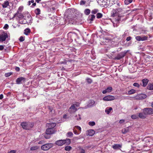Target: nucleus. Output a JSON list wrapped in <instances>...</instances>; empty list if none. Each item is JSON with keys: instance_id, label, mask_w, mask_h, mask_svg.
Here are the masks:
<instances>
[{"instance_id": "nucleus-19", "label": "nucleus", "mask_w": 153, "mask_h": 153, "mask_svg": "<svg viewBox=\"0 0 153 153\" xmlns=\"http://www.w3.org/2000/svg\"><path fill=\"white\" fill-rule=\"evenodd\" d=\"M56 126V124L54 123H48L47 125V126L48 128H53Z\"/></svg>"}, {"instance_id": "nucleus-15", "label": "nucleus", "mask_w": 153, "mask_h": 153, "mask_svg": "<svg viewBox=\"0 0 153 153\" xmlns=\"http://www.w3.org/2000/svg\"><path fill=\"white\" fill-rule=\"evenodd\" d=\"M138 116L140 118L144 119L146 117V115L144 113L141 112L139 113Z\"/></svg>"}, {"instance_id": "nucleus-8", "label": "nucleus", "mask_w": 153, "mask_h": 153, "mask_svg": "<svg viewBox=\"0 0 153 153\" xmlns=\"http://www.w3.org/2000/svg\"><path fill=\"white\" fill-rule=\"evenodd\" d=\"M65 143H66V141L65 140H58L55 142L56 145L60 146H62Z\"/></svg>"}, {"instance_id": "nucleus-26", "label": "nucleus", "mask_w": 153, "mask_h": 153, "mask_svg": "<svg viewBox=\"0 0 153 153\" xmlns=\"http://www.w3.org/2000/svg\"><path fill=\"white\" fill-rule=\"evenodd\" d=\"M35 13L37 15H39L40 13V10L39 8H37L35 10Z\"/></svg>"}, {"instance_id": "nucleus-23", "label": "nucleus", "mask_w": 153, "mask_h": 153, "mask_svg": "<svg viewBox=\"0 0 153 153\" xmlns=\"http://www.w3.org/2000/svg\"><path fill=\"white\" fill-rule=\"evenodd\" d=\"M147 88L149 90H153V85L151 84H149L147 86Z\"/></svg>"}, {"instance_id": "nucleus-59", "label": "nucleus", "mask_w": 153, "mask_h": 153, "mask_svg": "<svg viewBox=\"0 0 153 153\" xmlns=\"http://www.w3.org/2000/svg\"><path fill=\"white\" fill-rule=\"evenodd\" d=\"M71 11V9H68V10H67V12L68 13H69V12Z\"/></svg>"}, {"instance_id": "nucleus-52", "label": "nucleus", "mask_w": 153, "mask_h": 153, "mask_svg": "<svg viewBox=\"0 0 153 153\" xmlns=\"http://www.w3.org/2000/svg\"><path fill=\"white\" fill-rule=\"evenodd\" d=\"M125 122V120H121L119 121V123L120 124L124 123Z\"/></svg>"}, {"instance_id": "nucleus-55", "label": "nucleus", "mask_w": 153, "mask_h": 153, "mask_svg": "<svg viewBox=\"0 0 153 153\" xmlns=\"http://www.w3.org/2000/svg\"><path fill=\"white\" fill-rule=\"evenodd\" d=\"M75 105V106L78 107L79 106V104L78 102H76L75 104H74Z\"/></svg>"}, {"instance_id": "nucleus-39", "label": "nucleus", "mask_w": 153, "mask_h": 153, "mask_svg": "<svg viewBox=\"0 0 153 153\" xmlns=\"http://www.w3.org/2000/svg\"><path fill=\"white\" fill-rule=\"evenodd\" d=\"M133 85L134 86L138 87V88L140 86L139 84L138 83H136V82L134 83L133 84Z\"/></svg>"}, {"instance_id": "nucleus-4", "label": "nucleus", "mask_w": 153, "mask_h": 153, "mask_svg": "<svg viewBox=\"0 0 153 153\" xmlns=\"http://www.w3.org/2000/svg\"><path fill=\"white\" fill-rule=\"evenodd\" d=\"M143 111L146 115L153 114V109L151 108H144L143 109Z\"/></svg>"}, {"instance_id": "nucleus-41", "label": "nucleus", "mask_w": 153, "mask_h": 153, "mask_svg": "<svg viewBox=\"0 0 153 153\" xmlns=\"http://www.w3.org/2000/svg\"><path fill=\"white\" fill-rule=\"evenodd\" d=\"M86 3L85 1L83 0H81L80 2V4L81 5H83L85 4Z\"/></svg>"}, {"instance_id": "nucleus-5", "label": "nucleus", "mask_w": 153, "mask_h": 153, "mask_svg": "<svg viewBox=\"0 0 153 153\" xmlns=\"http://www.w3.org/2000/svg\"><path fill=\"white\" fill-rule=\"evenodd\" d=\"M115 99L114 96L109 95L104 97L103 98V100L105 101H110L113 100Z\"/></svg>"}, {"instance_id": "nucleus-22", "label": "nucleus", "mask_w": 153, "mask_h": 153, "mask_svg": "<svg viewBox=\"0 0 153 153\" xmlns=\"http://www.w3.org/2000/svg\"><path fill=\"white\" fill-rule=\"evenodd\" d=\"M129 131V130L128 127L123 129L122 130V132L123 134H125Z\"/></svg>"}, {"instance_id": "nucleus-50", "label": "nucleus", "mask_w": 153, "mask_h": 153, "mask_svg": "<svg viewBox=\"0 0 153 153\" xmlns=\"http://www.w3.org/2000/svg\"><path fill=\"white\" fill-rule=\"evenodd\" d=\"M4 46L1 45H0V50L2 51L4 49Z\"/></svg>"}, {"instance_id": "nucleus-63", "label": "nucleus", "mask_w": 153, "mask_h": 153, "mask_svg": "<svg viewBox=\"0 0 153 153\" xmlns=\"http://www.w3.org/2000/svg\"><path fill=\"white\" fill-rule=\"evenodd\" d=\"M30 1H28V5H30Z\"/></svg>"}, {"instance_id": "nucleus-58", "label": "nucleus", "mask_w": 153, "mask_h": 153, "mask_svg": "<svg viewBox=\"0 0 153 153\" xmlns=\"http://www.w3.org/2000/svg\"><path fill=\"white\" fill-rule=\"evenodd\" d=\"M67 115L66 114H65L63 115V117L64 118H65V119H66L67 118L66 117H67Z\"/></svg>"}, {"instance_id": "nucleus-13", "label": "nucleus", "mask_w": 153, "mask_h": 153, "mask_svg": "<svg viewBox=\"0 0 153 153\" xmlns=\"http://www.w3.org/2000/svg\"><path fill=\"white\" fill-rule=\"evenodd\" d=\"M112 90V88L111 87H108L106 89L102 91V93L103 94H106L107 93L110 92Z\"/></svg>"}, {"instance_id": "nucleus-53", "label": "nucleus", "mask_w": 153, "mask_h": 153, "mask_svg": "<svg viewBox=\"0 0 153 153\" xmlns=\"http://www.w3.org/2000/svg\"><path fill=\"white\" fill-rule=\"evenodd\" d=\"M131 37L130 36L126 38V40L127 41H129L131 40Z\"/></svg>"}, {"instance_id": "nucleus-37", "label": "nucleus", "mask_w": 153, "mask_h": 153, "mask_svg": "<svg viewBox=\"0 0 153 153\" xmlns=\"http://www.w3.org/2000/svg\"><path fill=\"white\" fill-rule=\"evenodd\" d=\"M91 18L90 20L91 21H93L94 19L95 18V16L94 15H91Z\"/></svg>"}, {"instance_id": "nucleus-44", "label": "nucleus", "mask_w": 153, "mask_h": 153, "mask_svg": "<svg viewBox=\"0 0 153 153\" xmlns=\"http://www.w3.org/2000/svg\"><path fill=\"white\" fill-rule=\"evenodd\" d=\"M25 40L23 36H21L19 38V40L21 42H23Z\"/></svg>"}, {"instance_id": "nucleus-30", "label": "nucleus", "mask_w": 153, "mask_h": 153, "mask_svg": "<svg viewBox=\"0 0 153 153\" xmlns=\"http://www.w3.org/2000/svg\"><path fill=\"white\" fill-rule=\"evenodd\" d=\"M73 134L71 132H69L67 133V137H71L73 135Z\"/></svg>"}, {"instance_id": "nucleus-33", "label": "nucleus", "mask_w": 153, "mask_h": 153, "mask_svg": "<svg viewBox=\"0 0 153 153\" xmlns=\"http://www.w3.org/2000/svg\"><path fill=\"white\" fill-rule=\"evenodd\" d=\"M102 16V15L100 13H98L97 15V18H101Z\"/></svg>"}, {"instance_id": "nucleus-48", "label": "nucleus", "mask_w": 153, "mask_h": 153, "mask_svg": "<svg viewBox=\"0 0 153 153\" xmlns=\"http://www.w3.org/2000/svg\"><path fill=\"white\" fill-rule=\"evenodd\" d=\"M8 27V25L7 24H5L4 27V28L5 29H7Z\"/></svg>"}, {"instance_id": "nucleus-61", "label": "nucleus", "mask_w": 153, "mask_h": 153, "mask_svg": "<svg viewBox=\"0 0 153 153\" xmlns=\"http://www.w3.org/2000/svg\"><path fill=\"white\" fill-rule=\"evenodd\" d=\"M41 0H36V1L38 3Z\"/></svg>"}, {"instance_id": "nucleus-21", "label": "nucleus", "mask_w": 153, "mask_h": 153, "mask_svg": "<svg viewBox=\"0 0 153 153\" xmlns=\"http://www.w3.org/2000/svg\"><path fill=\"white\" fill-rule=\"evenodd\" d=\"M9 2L8 1H5L2 4V7L4 8H6L9 5Z\"/></svg>"}, {"instance_id": "nucleus-16", "label": "nucleus", "mask_w": 153, "mask_h": 153, "mask_svg": "<svg viewBox=\"0 0 153 153\" xmlns=\"http://www.w3.org/2000/svg\"><path fill=\"white\" fill-rule=\"evenodd\" d=\"M143 85L142 86L143 87H145L147 85L149 80L146 79H143L142 80Z\"/></svg>"}, {"instance_id": "nucleus-42", "label": "nucleus", "mask_w": 153, "mask_h": 153, "mask_svg": "<svg viewBox=\"0 0 153 153\" xmlns=\"http://www.w3.org/2000/svg\"><path fill=\"white\" fill-rule=\"evenodd\" d=\"M86 80H87V82L89 83H91L92 82L91 79L90 78H87Z\"/></svg>"}, {"instance_id": "nucleus-18", "label": "nucleus", "mask_w": 153, "mask_h": 153, "mask_svg": "<svg viewBox=\"0 0 153 153\" xmlns=\"http://www.w3.org/2000/svg\"><path fill=\"white\" fill-rule=\"evenodd\" d=\"M112 110V108L111 107H107L105 110V112L107 114H109L111 111Z\"/></svg>"}, {"instance_id": "nucleus-45", "label": "nucleus", "mask_w": 153, "mask_h": 153, "mask_svg": "<svg viewBox=\"0 0 153 153\" xmlns=\"http://www.w3.org/2000/svg\"><path fill=\"white\" fill-rule=\"evenodd\" d=\"M76 128L77 129H78L80 131H81V127L80 126H75L74 127V128Z\"/></svg>"}, {"instance_id": "nucleus-38", "label": "nucleus", "mask_w": 153, "mask_h": 153, "mask_svg": "<svg viewBox=\"0 0 153 153\" xmlns=\"http://www.w3.org/2000/svg\"><path fill=\"white\" fill-rule=\"evenodd\" d=\"M12 74L11 72H9L7 73H6L5 74V76L6 77H7L9 76Z\"/></svg>"}, {"instance_id": "nucleus-11", "label": "nucleus", "mask_w": 153, "mask_h": 153, "mask_svg": "<svg viewBox=\"0 0 153 153\" xmlns=\"http://www.w3.org/2000/svg\"><path fill=\"white\" fill-rule=\"evenodd\" d=\"M25 81V79L23 77H21L17 79L16 80V83L19 84L24 82Z\"/></svg>"}, {"instance_id": "nucleus-46", "label": "nucleus", "mask_w": 153, "mask_h": 153, "mask_svg": "<svg viewBox=\"0 0 153 153\" xmlns=\"http://www.w3.org/2000/svg\"><path fill=\"white\" fill-rule=\"evenodd\" d=\"M79 152L80 153H85V151L82 149H79Z\"/></svg>"}, {"instance_id": "nucleus-1", "label": "nucleus", "mask_w": 153, "mask_h": 153, "mask_svg": "<svg viewBox=\"0 0 153 153\" xmlns=\"http://www.w3.org/2000/svg\"><path fill=\"white\" fill-rule=\"evenodd\" d=\"M22 128L26 130H29L33 126V123L23 122L21 123Z\"/></svg>"}, {"instance_id": "nucleus-29", "label": "nucleus", "mask_w": 153, "mask_h": 153, "mask_svg": "<svg viewBox=\"0 0 153 153\" xmlns=\"http://www.w3.org/2000/svg\"><path fill=\"white\" fill-rule=\"evenodd\" d=\"M71 147L70 146H65V149L66 151H69L71 149Z\"/></svg>"}, {"instance_id": "nucleus-6", "label": "nucleus", "mask_w": 153, "mask_h": 153, "mask_svg": "<svg viewBox=\"0 0 153 153\" xmlns=\"http://www.w3.org/2000/svg\"><path fill=\"white\" fill-rule=\"evenodd\" d=\"M7 37V34L6 33L3 32L0 35V42L4 41Z\"/></svg>"}, {"instance_id": "nucleus-36", "label": "nucleus", "mask_w": 153, "mask_h": 153, "mask_svg": "<svg viewBox=\"0 0 153 153\" xmlns=\"http://www.w3.org/2000/svg\"><path fill=\"white\" fill-rule=\"evenodd\" d=\"M131 118L132 119H135L138 118V116L135 114L131 116Z\"/></svg>"}, {"instance_id": "nucleus-27", "label": "nucleus", "mask_w": 153, "mask_h": 153, "mask_svg": "<svg viewBox=\"0 0 153 153\" xmlns=\"http://www.w3.org/2000/svg\"><path fill=\"white\" fill-rule=\"evenodd\" d=\"M135 91H136L134 89H131L128 91V94L130 95L132 94L135 93Z\"/></svg>"}, {"instance_id": "nucleus-10", "label": "nucleus", "mask_w": 153, "mask_h": 153, "mask_svg": "<svg viewBox=\"0 0 153 153\" xmlns=\"http://www.w3.org/2000/svg\"><path fill=\"white\" fill-rule=\"evenodd\" d=\"M56 131L53 128H48L47 129L46 131V133L47 134H51L54 133Z\"/></svg>"}, {"instance_id": "nucleus-7", "label": "nucleus", "mask_w": 153, "mask_h": 153, "mask_svg": "<svg viewBox=\"0 0 153 153\" xmlns=\"http://www.w3.org/2000/svg\"><path fill=\"white\" fill-rule=\"evenodd\" d=\"M147 37L145 36H137L135 37L136 39L138 41H144L147 40Z\"/></svg>"}, {"instance_id": "nucleus-2", "label": "nucleus", "mask_w": 153, "mask_h": 153, "mask_svg": "<svg viewBox=\"0 0 153 153\" xmlns=\"http://www.w3.org/2000/svg\"><path fill=\"white\" fill-rule=\"evenodd\" d=\"M98 3L102 7H107L109 1L108 0H97Z\"/></svg>"}, {"instance_id": "nucleus-57", "label": "nucleus", "mask_w": 153, "mask_h": 153, "mask_svg": "<svg viewBox=\"0 0 153 153\" xmlns=\"http://www.w3.org/2000/svg\"><path fill=\"white\" fill-rule=\"evenodd\" d=\"M16 70L17 71H19L20 70L19 68L16 67L15 68Z\"/></svg>"}, {"instance_id": "nucleus-60", "label": "nucleus", "mask_w": 153, "mask_h": 153, "mask_svg": "<svg viewBox=\"0 0 153 153\" xmlns=\"http://www.w3.org/2000/svg\"><path fill=\"white\" fill-rule=\"evenodd\" d=\"M121 57H118V56L116 57V58L117 59H120L121 58Z\"/></svg>"}, {"instance_id": "nucleus-28", "label": "nucleus", "mask_w": 153, "mask_h": 153, "mask_svg": "<svg viewBox=\"0 0 153 153\" xmlns=\"http://www.w3.org/2000/svg\"><path fill=\"white\" fill-rule=\"evenodd\" d=\"M133 0H125V4H128L132 1Z\"/></svg>"}, {"instance_id": "nucleus-14", "label": "nucleus", "mask_w": 153, "mask_h": 153, "mask_svg": "<svg viewBox=\"0 0 153 153\" xmlns=\"http://www.w3.org/2000/svg\"><path fill=\"white\" fill-rule=\"evenodd\" d=\"M95 102V101L93 100H90L88 105V107H91L94 105Z\"/></svg>"}, {"instance_id": "nucleus-9", "label": "nucleus", "mask_w": 153, "mask_h": 153, "mask_svg": "<svg viewBox=\"0 0 153 153\" xmlns=\"http://www.w3.org/2000/svg\"><path fill=\"white\" fill-rule=\"evenodd\" d=\"M77 110L74 104H72L69 109V112L72 114L75 112Z\"/></svg>"}, {"instance_id": "nucleus-62", "label": "nucleus", "mask_w": 153, "mask_h": 153, "mask_svg": "<svg viewBox=\"0 0 153 153\" xmlns=\"http://www.w3.org/2000/svg\"><path fill=\"white\" fill-rule=\"evenodd\" d=\"M32 5L33 6H35L36 5V3H33Z\"/></svg>"}, {"instance_id": "nucleus-25", "label": "nucleus", "mask_w": 153, "mask_h": 153, "mask_svg": "<svg viewBox=\"0 0 153 153\" xmlns=\"http://www.w3.org/2000/svg\"><path fill=\"white\" fill-rule=\"evenodd\" d=\"M30 32V30L29 28H27L24 30V33L26 35H28V33Z\"/></svg>"}, {"instance_id": "nucleus-17", "label": "nucleus", "mask_w": 153, "mask_h": 153, "mask_svg": "<svg viewBox=\"0 0 153 153\" xmlns=\"http://www.w3.org/2000/svg\"><path fill=\"white\" fill-rule=\"evenodd\" d=\"M122 146L120 144H116L113 145L112 146V147L114 149H118L121 148Z\"/></svg>"}, {"instance_id": "nucleus-54", "label": "nucleus", "mask_w": 153, "mask_h": 153, "mask_svg": "<svg viewBox=\"0 0 153 153\" xmlns=\"http://www.w3.org/2000/svg\"><path fill=\"white\" fill-rule=\"evenodd\" d=\"M8 153H16L15 150H12L10 151Z\"/></svg>"}, {"instance_id": "nucleus-24", "label": "nucleus", "mask_w": 153, "mask_h": 153, "mask_svg": "<svg viewBox=\"0 0 153 153\" xmlns=\"http://www.w3.org/2000/svg\"><path fill=\"white\" fill-rule=\"evenodd\" d=\"M90 12V10L88 9H86L84 11V13L86 15H88Z\"/></svg>"}, {"instance_id": "nucleus-34", "label": "nucleus", "mask_w": 153, "mask_h": 153, "mask_svg": "<svg viewBox=\"0 0 153 153\" xmlns=\"http://www.w3.org/2000/svg\"><path fill=\"white\" fill-rule=\"evenodd\" d=\"M88 124L90 126H93L95 125V123L94 121L90 122L88 123Z\"/></svg>"}, {"instance_id": "nucleus-12", "label": "nucleus", "mask_w": 153, "mask_h": 153, "mask_svg": "<svg viewBox=\"0 0 153 153\" xmlns=\"http://www.w3.org/2000/svg\"><path fill=\"white\" fill-rule=\"evenodd\" d=\"M95 131L93 129H90L87 131L86 134L87 135L92 136L95 134Z\"/></svg>"}, {"instance_id": "nucleus-35", "label": "nucleus", "mask_w": 153, "mask_h": 153, "mask_svg": "<svg viewBox=\"0 0 153 153\" xmlns=\"http://www.w3.org/2000/svg\"><path fill=\"white\" fill-rule=\"evenodd\" d=\"M75 117H76V119L77 120H79L81 119V116L79 114L76 115Z\"/></svg>"}, {"instance_id": "nucleus-40", "label": "nucleus", "mask_w": 153, "mask_h": 153, "mask_svg": "<svg viewBox=\"0 0 153 153\" xmlns=\"http://www.w3.org/2000/svg\"><path fill=\"white\" fill-rule=\"evenodd\" d=\"M65 140L66 141V143L68 144H69L71 143V140L69 139H67Z\"/></svg>"}, {"instance_id": "nucleus-43", "label": "nucleus", "mask_w": 153, "mask_h": 153, "mask_svg": "<svg viewBox=\"0 0 153 153\" xmlns=\"http://www.w3.org/2000/svg\"><path fill=\"white\" fill-rule=\"evenodd\" d=\"M23 7H20L18 9V12H21L23 10Z\"/></svg>"}, {"instance_id": "nucleus-49", "label": "nucleus", "mask_w": 153, "mask_h": 153, "mask_svg": "<svg viewBox=\"0 0 153 153\" xmlns=\"http://www.w3.org/2000/svg\"><path fill=\"white\" fill-rule=\"evenodd\" d=\"M45 143V142L43 140H42L41 141H40L38 142L39 144H44Z\"/></svg>"}, {"instance_id": "nucleus-51", "label": "nucleus", "mask_w": 153, "mask_h": 153, "mask_svg": "<svg viewBox=\"0 0 153 153\" xmlns=\"http://www.w3.org/2000/svg\"><path fill=\"white\" fill-rule=\"evenodd\" d=\"M73 130H74V132L75 134H76V135H78V134H79V133H78V132H77L76 130H74V129H73Z\"/></svg>"}, {"instance_id": "nucleus-56", "label": "nucleus", "mask_w": 153, "mask_h": 153, "mask_svg": "<svg viewBox=\"0 0 153 153\" xmlns=\"http://www.w3.org/2000/svg\"><path fill=\"white\" fill-rule=\"evenodd\" d=\"M3 98V94L0 95V99L1 100Z\"/></svg>"}, {"instance_id": "nucleus-32", "label": "nucleus", "mask_w": 153, "mask_h": 153, "mask_svg": "<svg viewBox=\"0 0 153 153\" xmlns=\"http://www.w3.org/2000/svg\"><path fill=\"white\" fill-rule=\"evenodd\" d=\"M99 10L97 9H94L91 11V13L95 14L98 12Z\"/></svg>"}, {"instance_id": "nucleus-47", "label": "nucleus", "mask_w": 153, "mask_h": 153, "mask_svg": "<svg viewBox=\"0 0 153 153\" xmlns=\"http://www.w3.org/2000/svg\"><path fill=\"white\" fill-rule=\"evenodd\" d=\"M48 134H47L46 133L44 135L46 139H49L50 138V136H48Z\"/></svg>"}, {"instance_id": "nucleus-31", "label": "nucleus", "mask_w": 153, "mask_h": 153, "mask_svg": "<svg viewBox=\"0 0 153 153\" xmlns=\"http://www.w3.org/2000/svg\"><path fill=\"white\" fill-rule=\"evenodd\" d=\"M39 147L37 146H34L31 147L30 148V150H35L37 149H38Z\"/></svg>"}, {"instance_id": "nucleus-64", "label": "nucleus", "mask_w": 153, "mask_h": 153, "mask_svg": "<svg viewBox=\"0 0 153 153\" xmlns=\"http://www.w3.org/2000/svg\"><path fill=\"white\" fill-rule=\"evenodd\" d=\"M151 105L152 107L153 108V102L152 103Z\"/></svg>"}, {"instance_id": "nucleus-3", "label": "nucleus", "mask_w": 153, "mask_h": 153, "mask_svg": "<svg viewBox=\"0 0 153 153\" xmlns=\"http://www.w3.org/2000/svg\"><path fill=\"white\" fill-rule=\"evenodd\" d=\"M53 146V144L51 143L46 144L42 145L41 147V148L44 151H46L52 147Z\"/></svg>"}, {"instance_id": "nucleus-20", "label": "nucleus", "mask_w": 153, "mask_h": 153, "mask_svg": "<svg viewBox=\"0 0 153 153\" xmlns=\"http://www.w3.org/2000/svg\"><path fill=\"white\" fill-rule=\"evenodd\" d=\"M140 99L141 100L145 98L146 97V95L145 94H141L138 95Z\"/></svg>"}]
</instances>
